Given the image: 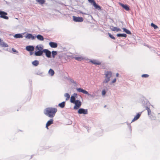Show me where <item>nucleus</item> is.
Returning a JSON list of instances; mask_svg holds the SVG:
<instances>
[{
	"instance_id": "obj_24",
	"label": "nucleus",
	"mask_w": 160,
	"mask_h": 160,
	"mask_svg": "<svg viewBox=\"0 0 160 160\" xmlns=\"http://www.w3.org/2000/svg\"><path fill=\"white\" fill-rule=\"evenodd\" d=\"M74 58L76 60L79 61H81L84 59V58L81 56L75 57Z\"/></svg>"
},
{
	"instance_id": "obj_14",
	"label": "nucleus",
	"mask_w": 160,
	"mask_h": 160,
	"mask_svg": "<svg viewBox=\"0 0 160 160\" xmlns=\"http://www.w3.org/2000/svg\"><path fill=\"white\" fill-rule=\"evenodd\" d=\"M110 29L112 30V31H116V32H118L119 31H121V30L120 29L116 27H114L112 26H111L110 27Z\"/></svg>"
},
{
	"instance_id": "obj_5",
	"label": "nucleus",
	"mask_w": 160,
	"mask_h": 160,
	"mask_svg": "<svg viewBox=\"0 0 160 160\" xmlns=\"http://www.w3.org/2000/svg\"><path fill=\"white\" fill-rule=\"evenodd\" d=\"M7 15V13L2 11H0V17L5 19L8 20V17L5 16Z\"/></svg>"
},
{
	"instance_id": "obj_33",
	"label": "nucleus",
	"mask_w": 160,
	"mask_h": 160,
	"mask_svg": "<svg viewBox=\"0 0 160 160\" xmlns=\"http://www.w3.org/2000/svg\"><path fill=\"white\" fill-rule=\"evenodd\" d=\"M52 57L54 58L56 55L57 54V52L55 51H52Z\"/></svg>"
},
{
	"instance_id": "obj_12",
	"label": "nucleus",
	"mask_w": 160,
	"mask_h": 160,
	"mask_svg": "<svg viewBox=\"0 0 160 160\" xmlns=\"http://www.w3.org/2000/svg\"><path fill=\"white\" fill-rule=\"evenodd\" d=\"M53 120L52 119H50L48 121L46 124V127L47 129H48V127L51 124H52L53 123Z\"/></svg>"
},
{
	"instance_id": "obj_22",
	"label": "nucleus",
	"mask_w": 160,
	"mask_h": 160,
	"mask_svg": "<svg viewBox=\"0 0 160 160\" xmlns=\"http://www.w3.org/2000/svg\"><path fill=\"white\" fill-rule=\"evenodd\" d=\"M36 1L41 5L44 4L46 2L45 0H36Z\"/></svg>"
},
{
	"instance_id": "obj_36",
	"label": "nucleus",
	"mask_w": 160,
	"mask_h": 160,
	"mask_svg": "<svg viewBox=\"0 0 160 160\" xmlns=\"http://www.w3.org/2000/svg\"><path fill=\"white\" fill-rule=\"evenodd\" d=\"M108 35L110 37V38H111L112 39H115V38L114 37H113L112 35H111L110 33H108Z\"/></svg>"
},
{
	"instance_id": "obj_10",
	"label": "nucleus",
	"mask_w": 160,
	"mask_h": 160,
	"mask_svg": "<svg viewBox=\"0 0 160 160\" xmlns=\"http://www.w3.org/2000/svg\"><path fill=\"white\" fill-rule=\"evenodd\" d=\"M43 52L45 53L46 56L48 58H50L51 52L50 51L46 49H44Z\"/></svg>"
},
{
	"instance_id": "obj_28",
	"label": "nucleus",
	"mask_w": 160,
	"mask_h": 160,
	"mask_svg": "<svg viewBox=\"0 0 160 160\" xmlns=\"http://www.w3.org/2000/svg\"><path fill=\"white\" fill-rule=\"evenodd\" d=\"M117 36L118 37H126L127 36V35L126 34H118L117 35Z\"/></svg>"
},
{
	"instance_id": "obj_40",
	"label": "nucleus",
	"mask_w": 160,
	"mask_h": 160,
	"mask_svg": "<svg viewBox=\"0 0 160 160\" xmlns=\"http://www.w3.org/2000/svg\"><path fill=\"white\" fill-rule=\"evenodd\" d=\"M72 96H73L74 97L77 98V94L76 93H74Z\"/></svg>"
},
{
	"instance_id": "obj_29",
	"label": "nucleus",
	"mask_w": 160,
	"mask_h": 160,
	"mask_svg": "<svg viewBox=\"0 0 160 160\" xmlns=\"http://www.w3.org/2000/svg\"><path fill=\"white\" fill-rule=\"evenodd\" d=\"M76 98L71 96L70 98V102L71 103H74L76 102Z\"/></svg>"
},
{
	"instance_id": "obj_11",
	"label": "nucleus",
	"mask_w": 160,
	"mask_h": 160,
	"mask_svg": "<svg viewBox=\"0 0 160 160\" xmlns=\"http://www.w3.org/2000/svg\"><path fill=\"white\" fill-rule=\"evenodd\" d=\"M26 49L28 51L32 52L34 50V47L32 46H28L26 47Z\"/></svg>"
},
{
	"instance_id": "obj_2",
	"label": "nucleus",
	"mask_w": 160,
	"mask_h": 160,
	"mask_svg": "<svg viewBox=\"0 0 160 160\" xmlns=\"http://www.w3.org/2000/svg\"><path fill=\"white\" fill-rule=\"evenodd\" d=\"M44 47L43 45L41 44H39L37 45L35 48V54L36 56H41L44 51Z\"/></svg>"
},
{
	"instance_id": "obj_15",
	"label": "nucleus",
	"mask_w": 160,
	"mask_h": 160,
	"mask_svg": "<svg viewBox=\"0 0 160 160\" xmlns=\"http://www.w3.org/2000/svg\"><path fill=\"white\" fill-rule=\"evenodd\" d=\"M49 45L52 48H56L58 46L57 44L53 42H49Z\"/></svg>"
},
{
	"instance_id": "obj_41",
	"label": "nucleus",
	"mask_w": 160,
	"mask_h": 160,
	"mask_svg": "<svg viewBox=\"0 0 160 160\" xmlns=\"http://www.w3.org/2000/svg\"><path fill=\"white\" fill-rule=\"evenodd\" d=\"M12 50L13 51V52H18L16 51L15 49L14 48H12Z\"/></svg>"
},
{
	"instance_id": "obj_27",
	"label": "nucleus",
	"mask_w": 160,
	"mask_h": 160,
	"mask_svg": "<svg viewBox=\"0 0 160 160\" xmlns=\"http://www.w3.org/2000/svg\"><path fill=\"white\" fill-rule=\"evenodd\" d=\"M48 74L51 76L53 75L54 74V71L52 69H50L48 71Z\"/></svg>"
},
{
	"instance_id": "obj_13",
	"label": "nucleus",
	"mask_w": 160,
	"mask_h": 160,
	"mask_svg": "<svg viewBox=\"0 0 160 160\" xmlns=\"http://www.w3.org/2000/svg\"><path fill=\"white\" fill-rule=\"evenodd\" d=\"M0 46L4 47H8V45L4 42L0 38Z\"/></svg>"
},
{
	"instance_id": "obj_9",
	"label": "nucleus",
	"mask_w": 160,
	"mask_h": 160,
	"mask_svg": "<svg viewBox=\"0 0 160 160\" xmlns=\"http://www.w3.org/2000/svg\"><path fill=\"white\" fill-rule=\"evenodd\" d=\"M26 38L28 39H31L32 40H34L35 39L36 37L33 36L31 34L28 33L25 36Z\"/></svg>"
},
{
	"instance_id": "obj_7",
	"label": "nucleus",
	"mask_w": 160,
	"mask_h": 160,
	"mask_svg": "<svg viewBox=\"0 0 160 160\" xmlns=\"http://www.w3.org/2000/svg\"><path fill=\"white\" fill-rule=\"evenodd\" d=\"M76 89L77 91L79 92H82V93L87 94L88 96H90L91 97L92 96L87 91L81 88H77Z\"/></svg>"
},
{
	"instance_id": "obj_45",
	"label": "nucleus",
	"mask_w": 160,
	"mask_h": 160,
	"mask_svg": "<svg viewBox=\"0 0 160 160\" xmlns=\"http://www.w3.org/2000/svg\"><path fill=\"white\" fill-rule=\"evenodd\" d=\"M16 19H18L17 18H16Z\"/></svg>"
},
{
	"instance_id": "obj_44",
	"label": "nucleus",
	"mask_w": 160,
	"mask_h": 160,
	"mask_svg": "<svg viewBox=\"0 0 160 160\" xmlns=\"http://www.w3.org/2000/svg\"><path fill=\"white\" fill-rule=\"evenodd\" d=\"M151 106L152 107H153V106L152 105H151Z\"/></svg>"
},
{
	"instance_id": "obj_4",
	"label": "nucleus",
	"mask_w": 160,
	"mask_h": 160,
	"mask_svg": "<svg viewBox=\"0 0 160 160\" xmlns=\"http://www.w3.org/2000/svg\"><path fill=\"white\" fill-rule=\"evenodd\" d=\"M73 103L75 104V106L73 107V109L74 110L78 109L80 107L82 104L81 102L78 100H76V102Z\"/></svg>"
},
{
	"instance_id": "obj_25",
	"label": "nucleus",
	"mask_w": 160,
	"mask_h": 160,
	"mask_svg": "<svg viewBox=\"0 0 160 160\" xmlns=\"http://www.w3.org/2000/svg\"><path fill=\"white\" fill-rule=\"evenodd\" d=\"M32 64L34 66H37L39 64V62L38 60H35L32 62Z\"/></svg>"
},
{
	"instance_id": "obj_8",
	"label": "nucleus",
	"mask_w": 160,
	"mask_h": 160,
	"mask_svg": "<svg viewBox=\"0 0 160 160\" xmlns=\"http://www.w3.org/2000/svg\"><path fill=\"white\" fill-rule=\"evenodd\" d=\"M78 112L80 114H88V110L83 108H80L78 110Z\"/></svg>"
},
{
	"instance_id": "obj_21",
	"label": "nucleus",
	"mask_w": 160,
	"mask_h": 160,
	"mask_svg": "<svg viewBox=\"0 0 160 160\" xmlns=\"http://www.w3.org/2000/svg\"><path fill=\"white\" fill-rule=\"evenodd\" d=\"M121 6L126 10H129V8L127 5H124L122 4H121Z\"/></svg>"
},
{
	"instance_id": "obj_16",
	"label": "nucleus",
	"mask_w": 160,
	"mask_h": 160,
	"mask_svg": "<svg viewBox=\"0 0 160 160\" xmlns=\"http://www.w3.org/2000/svg\"><path fill=\"white\" fill-rule=\"evenodd\" d=\"M141 115V113H138L137 115L134 117V118L132 120V122L135 121L137 120L139 118L140 115Z\"/></svg>"
},
{
	"instance_id": "obj_43",
	"label": "nucleus",
	"mask_w": 160,
	"mask_h": 160,
	"mask_svg": "<svg viewBox=\"0 0 160 160\" xmlns=\"http://www.w3.org/2000/svg\"><path fill=\"white\" fill-rule=\"evenodd\" d=\"M30 55H32V52H30Z\"/></svg>"
},
{
	"instance_id": "obj_6",
	"label": "nucleus",
	"mask_w": 160,
	"mask_h": 160,
	"mask_svg": "<svg viewBox=\"0 0 160 160\" xmlns=\"http://www.w3.org/2000/svg\"><path fill=\"white\" fill-rule=\"evenodd\" d=\"M73 21L75 22H81L83 21V18L82 17H77L75 16H73Z\"/></svg>"
},
{
	"instance_id": "obj_38",
	"label": "nucleus",
	"mask_w": 160,
	"mask_h": 160,
	"mask_svg": "<svg viewBox=\"0 0 160 160\" xmlns=\"http://www.w3.org/2000/svg\"><path fill=\"white\" fill-rule=\"evenodd\" d=\"M89 2L93 4L94 2H95L94 0H88Z\"/></svg>"
},
{
	"instance_id": "obj_35",
	"label": "nucleus",
	"mask_w": 160,
	"mask_h": 160,
	"mask_svg": "<svg viewBox=\"0 0 160 160\" xmlns=\"http://www.w3.org/2000/svg\"><path fill=\"white\" fill-rule=\"evenodd\" d=\"M149 76V75L147 74H142V78H146L148 77Z\"/></svg>"
},
{
	"instance_id": "obj_37",
	"label": "nucleus",
	"mask_w": 160,
	"mask_h": 160,
	"mask_svg": "<svg viewBox=\"0 0 160 160\" xmlns=\"http://www.w3.org/2000/svg\"><path fill=\"white\" fill-rule=\"evenodd\" d=\"M116 78H115L112 80V81L111 82H110V84L111 85L112 84V83H115L116 82Z\"/></svg>"
},
{
	"instance_id": "obj_30",
	"label": "nucleus",
	"mask_w": 160,
	"mask_h": 160,
	"mask_svg": "<svg viewBox=\"0 0 160 160\" xmlns=\"http://www.w3.org/2000/svg\"><path fill=\"white\" fill-rule=\"evenodd\" d=\"M122 29L123 30V32H126L127 34H131V32H130V31L129 30L125 28H123Z\"/></svg>"
},
{
	"instance_id": "obj_26",
	"label": "nucleus",
	"mask_w": 160,
	"mask_h": 160,
	"mask_svg": "<svg viewBox=\"0 0 160 160\" xmlns=\"http://www.w3.org/2000/svg\"><path fill=\"white\" fill-rule=\"evenodd\" d=\"M65 104V102H63L58 104V106L61 108H63Z\"/></svg>"
},
{
	"instance_id": "obj_3",
	"label": "nucleus",
	"mask_w": 160,
	"mask_h": 160,
	"mask_svg": "<svg viewBox=\"0 0 160 160\" xmlns=\"http://www.w3.org/2000/svg\"><path fill=\"white\" fill-rule=\"evenodd\" d=\"M105 79L103 81V84L108 83L110 80V78L112 77V73L111 72L107 71L105 73Z\"/></svg>"
},
{
	"instance_id": "obj_17",
	"label": "nucleus",
	"mask_w": 160,
	"mask_h": 160,
	"mask_svg": "<svg viewBox=\"0 0 160 160\" xmlns=\"http://www.w3.org/2000/svg\"><path fill=\"white\" fill-rule=\"evenodd\" d=\"M90 62L93 64L99 65L101 64V62L95 60H90Z\"/></svg>"
},
{
	"instance_id": "obj_19",
	"label": "nucleus",
	"mask_w": 160,
	"mask_h": 160,
	"mask_svg": "<svg viewBox=\"0 0 160 160\" xmlns=\"http://www.w3.org/2000/svg\"><path fill=\"white\" fill-rule=\"evenodd\" d=\"M14 37L16 38H22L23 36L22 35V34H15Z\"/></svg>"
},
{
	"instance_id": "obj_1",
	"label": "nucleus",
	"mask_w": 160,
	"mask_h": 160,
	"mask_svg": "<svg viewBox=\"0 0 160 160\" xmlns=\"http://www.w3.org/2000/svg\"><path fill=\"white\" fill-rule=\"evenodd\" d=\"M57 111V108L49 107L45 108L43 111L44 113L50 118H53Z\"/></svg>"
},
{
	"instance_id": "obj_34",
	"label": "nucleus",
	"mask_w": 160,
	"mask_h": 160,
	"mask_svg": "<svg viewBox=\"0 0 160 160\" xmlns=\"http://www.w3.org/2000/svg\"><path fill=\"white\" fill-rule=\"evenodd\" d=\"M151 26L153 27L155 29H156L158 28V27L153 23L151 24Z\"/></svg>"
},
{
	"instance_id": "obj_32",
	"label": "nucleus",
	"mask_w": 160,
	"mask_h": 160,
	"mask_svg": "<svg viewBox=\"0 0 160 160\" xmlns=\"http://www.w3.org/2000/svg\"><path fill=\"white\" fill-rule=\"evenodd\" d=\"M146 110H147L148 111V115H151V111L150 109L149 108H148V107H147Z\"/></svg>"
},
{
	"instance_id": "obj_18",
	"label": "nucleus",
	"mask_w": 160,
	"mask_h": 160,
	"mask_svg": "<svg viewBox=\"0 0 160 160\" xmlns=\"http://www.w3.org/2000/svg\"><path fill=\"white\" fill-rule=\"evenodd\" d=\"M108 89L107 88V87L105 88V89H103L102 91L101 94L102 95V96H105V95L107 92L108 91Z\"/></svg>"
},
{
	"instance_id": "obj_20",
	"label": "nucleus",
	"mask_w": 160,
	"mask_h": 160,
	"mask_svg": "<svg viewBox=\"0 0 160 160\" xmlns=\"http://www.w3.org/2000/svg\"><path fill=\"white\" fill-rule=\"evenodd\" d=\"M36 38L38 40L40 41H43L44 40V38L43 37L40 35H37Z\"/></svg>"
},
{
	"instance_id": "obj_31",
	"label": "nucleus",
	"mask_w": 160,
	"mask_h": 160,
	"mask_svg": "<svg viewBox=\"0 0 160 160\" xmlns=\"http://www.w3.org/2000/svg\"><path fill=\"white\" fill-rule=\"evenodd\" d=\"M64 96L66 98V100H68L70 98V96L68 93H66L64 94Z\"/></svg>"
},
{
	"instance_id": "obj_42",
	"label": "nucleus",
	"mask_w": 160,
	"mask_h": 160,
	"mask_svg": "<svg viewBox=\"0 0 160 160\" xmlns=\"http://www.w3.org/2000/svg\"><path fill=\"white\" fill-rule=\"evenodd\" d=\"M119 74H118V73H117L116 74V76L117 77H118V76Z\"/></svg>"
},
{
	"instance_id": "obj_39",
	"label": "nucleus",
	"mask_w": 160,
	"mask_h": 160,
	"mask_svg": "<svg viewBox=\"0 0 160 160\" xmlns=\"http://www.w3.org/2000/svg\"><path fill=\"white\" fill-rule=\"evenodd\" d=\"M150 118L152 119H155V117H154L152 115H149Z\"/></svg>"
},
{
	"instance_id": "obj_23",
	"label": "nucleus",
	"mask_w": 160,
	"mask_h": 160,
	"mask_svg": "<svg viewBox=\"0 0 160 160\" xmlns=\"http://www.w3.org/2000/svg\"><path fill=\"white\" fill-rule=\"evenodd\" d=\"M93 5L94 6L95 8L98 10H100L101 9V7L100 6L96 4V2H94Z\"/></svg>"
}]
</instances>
